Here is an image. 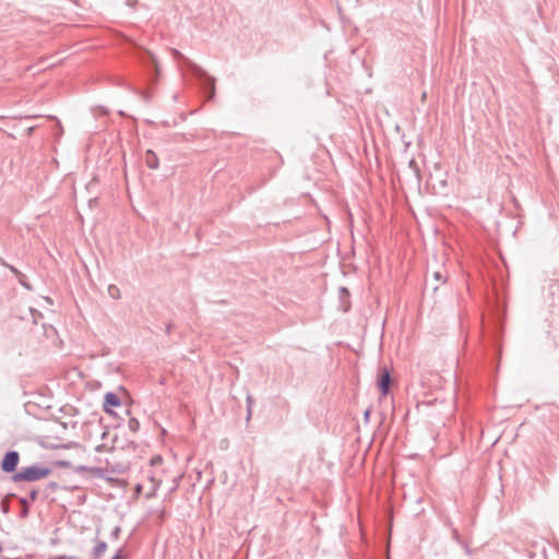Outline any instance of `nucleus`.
<instances>
[{"instance_id":"nucleus-1","label":"nucleus","mask_w":559,"mask_h":559,"mask_svg":"<svg viewBox=\"0 0 559 559\" xmlns=\"http://www.w3.org/2000/svg\"><path fill=\"white\" fill-rule=\"evenodd\" d=\"M173 55L175 58L180 60L185 67L189 69V71L198 79L204 80L211 90L210 98L214 97L215 94V79L210 76L204 69L194 63L192 60L183 56L179 50L173 49Z\"/></svg>"},{"instance_id":"nucleus-2","label":"nucleus","mask_w":559,"mask_h":559,"mask_svg":"<svg viewBox=\"0 0 559 559\" xmlns=\"http://www.w3.org/2000/svg\"><path fill=\"white\" fill-rule=\"evenodd\" d=\"M51 469L39 465H31L23 467L13 475V480L19 481H36L50 475Z\"/></svg>"},{"instance_id":"nucleus-3","label":"nucleus","mask_w":559,"mask_h":559,"mask_svg":"<svg viewBox=\"0 0 559 559\" xmlns=\"http://www.w3.org/2000/svg\"><path fill=\"white\" fill-rule=\"evenodd\" d=\"M20 461V454L17 451H9L5 453L1 461V469L5 473H12L16 469Z\"/></svg>"},{"instance_id":"nucleus-4","label":"nucleus","mask_w":559,"mask_h":559,"mask_svg":"<svg viewBox=\"0 0 559 559\" xmlns=\"http://www.w3.org/2000/svg\"><path fill=\"white\" fill-rule=\"evenodd\" d=\"M391 384V374L386 367L382 368L378 379V386L382 395H386Z\"/></svg>"},{"instance_id":"nucleus-5","label":"nucleus","mask_w":559,"mask_h":559,"mask_svg":"<svg viewBox=\"0 0 559 559\" xmlns=\"http://www.w3.org/2000/svg\"><path fill=\"white\" fill-rule=\"evenodd\" d=\"M120 404H121V402L117 394H115L112 392L106 393L105 400H104V411L106 413L112 414L114 412L111 409H109V406L117 407Z\"/></svg>"},{"instance_id":"nucleus-6","label":"nucleus","mask_w":559,"mask_h":559,"mask_svg":"<svg viewBox=\"0 0 559 559\" xmlns=\"http://www.w3.org/2000/svg\"><path fill=\"white\" fill-rule=\"evenodd\" d=\"M107 550V543L100 539H95V546L91 550L93 559H100Z\"/></svg>"},{"instance_id":"nucleus-7","label":"nucleus","mask_w":559,"mask_h":559,"mask_svg":"<svg viewBox=\"0 0 559 559\" xmlns=\"http://www.w3.org/2000/svg\"><path fill=\"white\" fill-rule=\"evenodd\" d=\"M144 163L150 169H157L159 167V159L156 153L147 150L144 154Z\"/></svg>"},{"instance_id":"nucleus-8","label":"nucleus","mask_w":559,"mask_h":559,"mask_svg":"<svg viewBox=\"0 0 559 559\" xmlns=\"http://www.w3.org/2000/svg\"><path fill=\"white\" fill-rule=\"evenodd\" d=\"M108 294L114 299H119L121 297L119 287L114 284L108 286Z\"/></svg>"},{"instance_id":"nucleus-9","label":"nucleus","mask_w":559,"mask_h":559,"mask_svg":"<svg viewBox=\"0 0 559 559\" xmlns=\"http://www.w3.org/2000/svg\"><path fill=\"white\" fill-rule=\"evenodd\" d=\"M128 428H129L132 432H136V431L140 429V421H139L136 418L131 417V418L128 420Z\"/></svg>"},{"instance_id":"nucleus-10","label":"nucleus","mask_w":559,"mask_h":559,"mask_svg":"<svg viewBox=\"0 0 559 559\" xmlns=\"http://www.w3.org/2000/svg\"><path fill=\"white\" fill-rule=\"evenodd\" d=\"M20 503L23 506L22 510V516H27L28 514V499L27 498H21Z\"/></svg>"},{"instance_id":"nucleus-11","label":"nucleus","mask_w":559,"mask_h":559,"mask_svg":"<svg viewBox=\"0 0 559 559\" xmlns=\"http://www.w3.org/2000/svg\"><path fill=\"white\" fill-rule=\"evenodd\" d=\"M120 533H121L120 526H115L114 530L111 531L110 535H111L112 538L118 539Z\"/></svg>"},{"instance_id":"nucleus-12","label":"nucleus","mask_w":559,"mask_h":559,"mask_svg":"<svg viewBox=\"0 0 559 559\" xmlns=\"http://www.w3.org/2000/svg\"><path fill=\"white\" fill-rule=\"evenodd\" d=\"M37 498H38V491L34 489L29 492V496L27 499H28V501L35 502L37 500Z\"/></svg>"},{"instance_id":"nucleus-13","label":"nucleus","mask_w":559,"mask_h":559,"mask_svg":"<svg viewBox=\"0 0 559 559\" xmlns=\"http://www.w3.org/2000/svg\"><path fill=\"white\" fill-rule=\"evenodd\" d=\"M49 559H80L79 557L76 556H52L50 557Z\"/></svg>"},{"instance_id":"nucleus-14","label":"nucleus","mask_w":559,"mask_h":559,"mask_svg":"<svg viewBox=\"0 0 559 559\" xmlns=\"http://www.w3.org/2000/svg\"><path fill=\"white\" fill-rule=\"evenodd\" d=\"M246 402H247V408H252V404H253L252 395L248 394L246 397Z\"/></svg>"},{"instance_id":"nucleus-15","label":"nucleus","mask_w":559,"mask_h":559,"mask_svg":"<svg viewBox=\"0 0 559 559\" xmlns=\"http://www.w3.org/2000/svg\"><path fill=\"white\" fill-rule=\"evenodd\" d=\"M433 277L436 281L445 282V280L443 278V275L440 272H435Z\"/></svg>"},{"instance_id":"nucleus-16","label":"nucleus","mask_w":559,"mask_h":559,"mask_svg":"<svg viewBox=\"0 0 559 559\" xmlns=\"http://www.w3.org/2000/svg\"><path fill=\"white\" fill-rule=\"evenodd\" d=\"M10 270H11V272H12V273H14V274H15V275H17V276H20V275H21V276H24V275H23V274H22V273L16 269V267H14V266H10Z\"/></svg>"},{"instance_id":"nucleus-17","label":"nucleus","mask_w":559,"mask_h":559,"mask_svg":"<svg viewBox=\"0 0 559 559\" xmlns=\"http://www.w3.org/2000/svg\"><path fill=\"white\" fill-rule=\"evenodd\" d=\"M20 284L22 286H24L25 288H27L28 290L32 289V286L28 283H26V281H23L22 278L20 280Z\"/></svg>"},{"instance_id":"nucleus-18","label":"nucleus","mask_w":559,"mask_h":559,"mask_svg":"<svg viewBox=\"0 0 559 559\" xmlns=\"http://www.w3.org/2000/svg\"><path fill=\"white\" fill-rule=\"evenodd\" d=\"M111 559H122V549H119Z\"/></svg>"},{"instance_id":"nucleus-19","label":"nucleus","mask_w":559,"mask_h":559,"mask_svg":"<svg viewBox=\"0 0 559 559\" xmlns=\"http://www.w3.org/2000/svg\"><path fill=\"white\" fill-rule=\"evenodd\" d=\"M370 416V409H367L364 414L365 420L368 421Z\"/></svg>"},{"instance_id":"nucleus-20","label":"nucleus","mask_w":559,"mask_h":559,"mask_svg":"<svg viewBox=\"0 0 559 559\" xmlns=\"http://www.w3.org/2000/svg\"><path fill=\"white\" fill-rule=\"evenodd\" d=\"M252 408H247V419L251 417Z\"/></svg>"},{"instance_id":"nucleus-21","label":"nucleus","mask_w":559,"mask_h":559,"mask_svg":"<svg viewBox=\"0 0 559 559\" xmlns=\"http://www.w3.org/2000/svg\"><path fill=\"white\" fill-rule=\"evenodd\" d=\"M49 487L55 489L57 487V484L52 481V483L49 484Z\"/></svg>"},{"instance_id":"nucleus-22","label":"nucleus","mask_w":559,"mask_h":559,"mask_svg":"<svg viewBox=\"0 0 559 559\" xmlns=\"http://www.w3.org/2000/svg\"><path fill=\"white\" fill-rule=\"evenodd\" d=\"M60 466H68L69 464L67 462H58Z\"/></svg>"},{"instance_id":"nucleus-23","label":"nucleus","mask_w":559,"mask_h":559,"mask_svg":"<svg viewBox=\"0 0 559 559\" xmlns=\"http://www.w3.org/2000/svg\"><path fill=\"white\" fill-rule=\"evenodd\" d=\"M94 474H100V468H95Z\"/></svg>"},{"instance_id":"nucleus-24","label":"nucleus","mask_w":559,"mask_h":559,"mask_svg":"<svg viewBox=\"0 0 559 559\" xmlns=\"http://www.w3.org/2000/svg\"><path fill=\"white\" fill-rule=\"evenodd\" d=\"M152 61L155 64V67L157 68L156 60H155L154 56H152Z\"/></svg>"},{"instance_id":"nucleus-25","label":"nucleus","mask_w":559,"mask_h":559,"mask_svg":"<svg viewBox=\"0 0 559 559\" xmlns=\"http://www.w3.org/2000/svg\"><path fill=\"white\" fill-rule=\"evenodd\" d=\"M141 488H142L141 485H138L136 486V491H141Z\"/></svg>"},{"instance_id":"nucleus-26","label":"nucleus","mask_w":559,"mask_h":559,"mask_svg":"<svg viewBox=\"0 0 559 559\" xmlns=\"http://www.w3.org/2000/svg\"><path fill=\"white\" fill-rule=\"evenodd\" d=\"M166 330H167V333H169L170 332V325H167Z\"/></svg>"}]
</instances>
